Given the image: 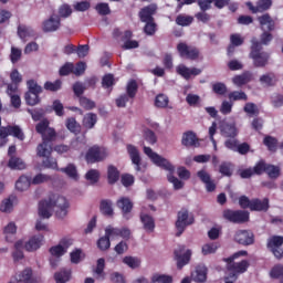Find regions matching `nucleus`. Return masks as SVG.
<instances>
[{
    "label": "nucleus",
    "instance_id": "obj_64",
    "mask_svg": "<svg viewBox=\"0 0 283 283\" xmlns=\"http://www.w3.org/2000/svg\"><path fill=\"white\" fill-rule=\"evenodd\" d=\"M218 251V243H206L202 247L203 255H211V253H216Z\"/></svg>",
    "mask_w": 283,
    "mask_h": 283
},
{
    "label": "nucleus",
    "instance_id": "obj_62",
    "mask_svg": "<svg viewBox=\"0 0 283 283\" xmlns=\"http://www.w3.org/2000/svg\"><path fill=\"white\" fill-rule=\"evenodd\" d=\"M72 264H80L81 260H83V250L75 249L70 253Z\"/></svg>",
    "mask_w": 283,
    "mask_h": 283
},
{
    "label": "nucleus",
    "instance_id": "obj_34",
    "mask_svg": "<svg viewBox=\"0 0 283 283\" xmlns=\"http://www.w3.org/2000/svg\"><path fill=\"white\" fill-rule=\"evenodd\" d=\"M221 133L226 138H235L238 136V128L233 124H226L222 126Z\"/></svg>",
    "mask_w": 283,
    "mask_h": 283
},
{
    "label": "nucleus",
    "instance_id": "obj_33",
    "mask_svg": "<svg viewBox=\"0 0 283 283\" xmlns=\"http://www.w3.org/2000/svg\"><path fill=\"white\" fill-rule=\"evenodd\" d=\"M198 143V137L193 134V132L189 130L184 134L181 144L185 145V147H196V144Z\"/></svg>",
    "mask_w": 283,
    "mask_h": 283
},
{
    "label": "nucleus",
    "instance_id": "obj_59",
    "mask_svg": "<svg viewBox=\"0 0 283 283\" xmlns=\"http://www.w3.org/2000/svg\"><path fill=\"white\" fill-rule=\"evenodd\" d=\"M123 263L129 266V269H138L140 266V259L134 256H125Z\"/></svg>",
    "mask_w": 283,
    "mask_h": 283
},
{
    "label": "nucleus",
    "instance_id": "obj_41",
    "mask_svg": "<svg viewBox=\"0 0 283 283\" xmlns=\"http://www.w3.org/2000/svg\"><path fill=\"white\" fill-rule=\"evenodd\" d=\"M15 189L18 191H27V189H30V179L27 176H20L15 181Z\"/></svg>",
    "mask_w": 283,
    "mask_h": 283
},
{
    "label": "nucleus",
    "instance_id": "obj_24",
    "mask_svg": "<svg viewBox=\"0 0 283 283\" xmlns=\"http://www.w3.org/2000/svg\"><path fill=\"white\" fill-rule=\"evenodd\" d=\"M126 149L128 151V156L130 157V160L133 165H136V171H140V153L138 151V148L136 146L128 144L126 146Z\"/></svg>",
    "mask_w": 283,
    "mask_h": 283
},
{
    "label": "nucleus",
    "instance_id": "obj_7",
    "mask_svg": "<svg viewBox=\"0 0 283 283\" xmlns=\"http://www.w3.org/2000/svg\"><path fill=\"white\" fill-rule=\"evenodd\" d=\"M193 222H196L193 214L189 213V210H187V208H182L177 213V220L175 222V227L177 229L176 237L180 238V235L185 233V229H187V227H191Z\"/></svg>",
    "mask_w": 283,
    "mask_h": 283
},
{
    "label": "nucleus",
    "instance_id": "obj_56",
    "mask_svg": "<svg viewBox=\"0 0 283 283\" xmlns=\"http://www.w3.org/2000/svg\"><path fill=\"white\" fill-rule=\"evenodd\" d=\"M94 273L97 275V277L105 280V259L101 258L97 260V265Z\"/></svg>",
    "mask_w": 283,
    "mask_h": 283
},
{
    "label": "nucleus",
    "instance_id": "obj_60",
    "mask_svg": "<svg viewBox=\"0 0 283 283\" xmlns=\"http://www.w3.org/2000/svg\"><path fill=\"white\" fill-rule=\"evenodd\" d=\"M80 105L84 109L90 111V109H94L96 107V102L83 96V97H80Z\"/></svg>",
    "mask_w": 283,
    "mask_h": 283
},
{
    "label": "nucleus",
    "instance_id": "obj_16",
    "mask_svg": "<svg viewBox=\"0 0 283 283\" xmlns=\"http://www.w3.org/2000/svg\"><path fill=\"white\" fill-rule=\"evenodd\" d=\"M272 7L273 0H258L256 6H253V2H247V8L252 12V14L268 12Z\"/></svg>",
    "mask_w": 283,
    "mask_h": 283
},
{
    "label": "nucleus",
    "instance_id": "obj_45",
    "mask_svg": "<svg viewBox=\"0 0 283 283\" xmlns=\"http://www.w3.org/2000/svg\"><path fill=\"white\" fill-rule=\"evenodd\" d=\"M155 106L165 109V107L169 106V97L165 94H158L155 98Z\"/></svg>",
    "mask_w": 283,
    "mask_h": 283
},
{
    "label": "nucleus",
    "instance_id": "obj_4",
    "mask_svg": "<svg viewBox=\"0 0 283 283\" xmlns=\"http://www.w3.org/2000/svg\"><path fill=\"white\" fill-rule=\"evenodd\" d=\"M249 59L252 60L254 67H266L271 61V53L264 51L258 38H252Z\"/></svg>",
    "mask_w": 283,
    "mask_h": 283
},
{
    "label": "nucleus",
    "instance_id": "obj_8",
    "mask_svg": "<svg viewBox=\"0 0 283 283\" xmlns=\"http://www.w3.org/2000/svg\"><path fill=\"white\" fill-rule=\"evenodd\" d=\"M144 154L150 158L156 167H160V169H164L165 171H174V164H170L167 158L154 153L151 147L145 146Z\"/></svg>",
    "mask_w": 283,
    "mask_h": 283
},
{
    "label": "nucleus",
    "instance_id": "obj_13",
    "mask_svg": "<svg viewBox=\"0 0 283 283\" xmlns=\"http://www.w3.org/2000/svg\"><path fill=\"white\" fill-rule=\"evenodd\" d=\"M234 242L242 247H251L255 244V234L251 230H237L234 233Z\"/></svg>",
    "mask_w": 283,
    "mask_h": 283
},
{
    "label": "nucleus",
    "instance_id": "obj_52",
    "mask_svg": "<svg viewBox=\"0 0 283 283\" xmlns=\"http://www.w3.org/2000/svg\"><path fill=\"white\" fill-rule=\"evenodd\" d=\"M112 247V242L109 241V237L105 233L104 237L97 240V248L99 251H107Z\"/></svg>",
    "mask_w": 283,
    "mask_h": 283
},
{
    "label": "nucleus",
    "instance_id": "obj_29",
    "mask_svg": "<svg viewBox=\"0 0 283 283\" xmlns=\"http://www.w3.org/2000/svg\"><path fill=\"white\" fill-rule=\"evenodd\" d=\"M96 123H98V116L95 113H87L82 120V125L85 129H94Z\"/></svg>",
    "mask_w": 283,
    "mask_h": 283
},
{
    "label": "nucleus",
    "instance_id": "obj_3",
    "mask_svg": "<svg viewBox=\"0 0 283 283\" xmlns=\"http://www.w3.org/2000/svg\"><path fill=\"white\" fill-rule=\"evenodd\" d=\"M247 255H249V252H247V250H241L235 252L233 255L223 259V262L227 263L226 269L228 271V275L224 280H233V282H237L238 277H240L242 273H247V271H249V266H251V264L247 260L235 262L238 258H244Z\"/></svg>",
    "mask_w": 283,
    "mask_h": 283
},
{
    "label": "nucleus",
    "instance_id": "obj_18",
    "mask_svg": "<svg viewBox=\"0 0 283 283\" xmlns=\"http://www.w3.org/2000/svg\"><path fill=\"white\" fill-rule=\"evenodd\" d=\"M157 11L158 7L156 4H148L139 10V20L142 21V23L155 21L154 14H156Z\"/></svg>",
    "mask_w": 283,
    "mask_h": 283
},
{
    "label": "nucleus",
    "instance_id": "obj_63",
    "mask_svg": "<svg viewBox=\"0 0 283 283\" xmlns=\"http://www.w3.org/2000/svg\"><path fill=\"white\" fill-rule=\"evenodd\" d=\"M71 15H72V7H70V4H62L59 8L57 17H61L62 19H67V17H71Z\"/></svg>",
    "mask_w": 283,
    "mask_h": 283
},
{
    "label": "nucleus",
    "instance_id": "obj_40",
    "mask_svg": "<svg viewBox=\"0 0 283 283\" xmlns=\"http://www.w3.org/2000/svg\"><path fill=\"white\" fill-rule=\"evenodd\" d=\"M60 171H62V174H66V176L73 180H78V172L76 170V166L73 164H69L65 168H61Z\"/></svg>",
    "mask_w": 283,
    "mask_h": 283
},
{
    "label": "nucleus",
    "instance_id": "obj_9",
    "mask_svg": "<svg viewBox=\"0 0 283 283\" xmlns=\"http://www.w3.org/2000/svg\"><path fill=\"white\" fill-rule=\"evenodd\" d=\"M223 218L228 222H232V224H244L249 222L250 214L249 211L244 210L226 209L223 210Z\"/></svg>",
    "mask_w": 283,
    "mask_h": 283
},
{
    "label": "nucleus",
    "instance_id": "obj_36",
    "mask_svg": "<svg viewBox=\"0 0 283 283\" xmlns=\"http://www.w3.org/2000/svg\"><path fill=\"white\" fill-rule=\"evenodd\" d=\"M70 277H72V272L70 270H61L54 274V280L56 283L70 282Z\"/></svg>",
    "mask_w": 283,
    "mask_h": 283
},
{
    "label": "nucleus",
    "instance_id": "obj_20",
    "mask_svg": "<svg viewBox=\"0 0 283 283\" xmlns=\"http://www.w3.org/2000/svg\"><path fill=\"white\" fill-rule=\"evenodd\" d=\"M61 28V17L52 14L42 23L43 32H56Z\"/></svg>",
    "mask_w": 283,
    "mask_h": 283
},
{
    "label": "nucleus",
    "instance_id": "obj_28",
    "mask_svg": "<svg viewBox=\"0 0 283 283\" xmlns=\"http://www.w3.org/2000/svg\"><path fill=\"white\" fill-rule=\"evenodd\" d=\"M259 81L261 85H265V87H275V85H277V76L273 72L261 75Z\"/></svg>",
    "mask_w": 283,
    "mask_h": 283
},
{
    "label": "nucleus",
    "instance_id": "obj_27",
    "mask_svg": "<svg viewBox=\"0 0 283 283\" xmlns=\"http://www.w3.org/2000/svg\"><path fill=\"white\" fill-rule=\"evenodd\" d=\"M251 81H253V74L249 71H244L242 74L235 75L232 78V83L238 87H242V85H247L248 83H251Z\"/></svg>",
    "mask_w": 283,
    "mask_h": 283
},
{
    "label": "nucleus",
    "instance_id": "obj_14",
    "mask_svg": "<svg viewBox=\"0 0 283 283\" xmlns=\"http://www.w3.org/2000/svg\"><path fill=\"white\" fill-rule=\"evenodd\" d=\"M283 237L282 235H273L268 240V249L273 253L276 260H282L283 258Z\"/></svg>",
    "mask_w": 283,
    "mask_h": 283
},
{
    "label": "nucleus",
    "instance_id": "obj_49",
    "mask_svg": "<svg viewBox=\"0 0 283 283\" xmlns=\"http://www.w3.org/2000/svg\"><path fill=\"white\" fill-rule=\"evenodd\" d=\"M63 82L61 80L44 83V90H46V92H59V90H61Z\"/></svg>",
    "mask_w": 283,
    "mask_h": 283
},
{
    "label": "nucleus",
    "instance_id": "obj_23",
    "mask_svg": "<svg viewBox=\"0 0 283 283\" xmlns=\"http://www.w3.org/2000/svg\"><path fill=\"white\" fill-rule=\"evenodd\" d=\"M44 237L43 234L33 235L29 241L24 244L25 251L32 252L41 249V244H43Z\"/></svg>",
    "mask_w": 283,
    "mask_h": 283
},
{
    "label": "nucleus",
    "instance_id": "obj_26",
    "mask_svg": "<svg viewBox=\"0 0 283 283\" xmlns=\"http://www.w3.org/2000/svg\"><path fill=\"white\" fill-rule=\"evenodd\" d=\"M269 198L262 199H251V206H250V211H269Z\"/></svg>",
    "mask_w": 283,
    "mask_h": 283
},
{
    "label": "nucleus",
    "instance_id": "obj_58",
    "mask_svg": "<svg viewBox=\"0 0 283 283\" xmlns=\"http://www.w3.org/2000/svg\"><path fill=\"white\" fill-rule=\"evenodd\" d=\"M229 101H249L247 93L240 91H233L228 95Z\"/></svg>",
    "mask_w": 283,
    "mask_h": 283
},
{
    "label": "nucleus",
    "instance_id": "obj_12",
    "mask_svg": "<svg viewBox=\"0 0 283 283\" xmlns=\"http://www.w3.org/2000/svg\"><path fill=\"white\" fill-rule=\"evenodd\" d=\"M175 260L177 262V269L180 271L182 268L187 266L191 262V250L185 251V245H179L174 251Z\"/></svg>",
    "mask_w": 283,
    "mask_h": 283
},
{
    "label": "nucleus",
    "instance_id": "obj_31",
    "mask_svg": "<svg viewBox=\"0 0 283 283\" xmlns=\"http://www.w3.org/2000/svg\"><path fill=\"white\" fill-rule=\"evenodd\" d=\"M99 211L101 213H103V216H107L108 218H112V216H114V208H112V200L103 199L99 203Z\"/></svg>",
    "mask_w": 283,
    "mask_h": 283
},
{
    "label": "nucleus",
    "instance_id": "obj_44",
    "mask_svg": "<svg viewBox=\"0 0 283 283\" xmlns=\"http://www.w3.org/2000/svg\"><path fill=\"white\" fill-rule=\"evenodd\" d=\"M24 101H25L27 105L34 107V105H39V103H41V97L39 95H36L35 93H25Z\"/></svg>",
    "mask_w": 283,
    "mask_h": 283
},
{
    "label": "nucleus",
    "instance_id": "obj_61",
    "mask_svg": "<svg viewBox=\"0 0 283 283\" xmlns=\"http://www.w3.org/2000/svg\"><path fill=\"white\" fill-rule=\"evenodd\" d=\"M52 109L57 116H65V108L63 103H61V99L53 101Z\"/></svg>",
    "mask_w": 283,
    "mask_h": 283
},
{
    "label": "nucleus",
    "instance_id": "obj_32",
    "mask_svg": "<svg viewBox=\"0 0 283 283\" xmlns=\"http://www.w3.org/2000/svg\"><path fill=\"white\" fill-rule=\"evenodd\" d=\"M167 171H169V174L167 175V180H168V182L174 185V189L176 191L182 189V187H185V182H182V180H180L176 176H174V171H176V166H174L172 170H167Z\"/></svg>",
    "mask_w": 283,
    "mask_h": 283
},
{
    "label": "nucleus",
    "instance_id": "obj_38",
    "mask_svg": "<svg viewBox=\"0 0 283 283\" xmlns=\"http://www.w3.org/2000/svg\"><path fill=\"white\" fill-rule=\"evenodd\" d=\"M8 167H10V169L21 170V169H25V163L23 161V159L17 156H11L8 163Z\"/></svg>",
    "mask_w": 283,
    "mask_h": 283
},
{
    "label": "nucleus",
    "instance_id": "obj_11",
    "mask_svg": "<svg viewBox=\"0 0 283 283\" xmlns=\"http://www.w3.org/2000/svg\"><path fill=\"white\" fill-rule=\"evenodd\" d=\"M107 158V149L101 146H92L88 148L85 160L88 165H94V163H103Z\"/></svg>",
    "mask_w": 283,
    "mask_h": 283
},
{
    "label": "nucleus",
    "instance_id": "obj_35",
    "mask_svg": "<svg viewBox=\"0 0 283 283\" xmlns=\"http://www.w3.org/2000/svg\"><path fill=\"white\" fill-rule=\"evenodd\" d=\"M136 94H138V82L130 80L126 86V96L128 98H136Z\"/></svg>",
    "mask_w": 283,
    "mask_h": 283
},
{
    "label": "nucleus",
    "instance_id": "obj_50",
    "mask_svg": "<svg viewBox=\"0 0 283 283\" xmlns=\"http://www.w3.org/2000/svg\"><path fill=\"white\" fill-rule=\"evenodd\" d=\"M171 282H174V277H171V275L156 273L151 277V283H171Z\"/></svg>",
    "mask_w": 283,
    "mask_h": 283
},
{
    "label": "nucleus",
    "instance_id": "obj_51",
    "mask_svg": "<svg viewBox=\"0 0 283 283\" xmlns=\"http://www.w3.org/2000/svg\"><path fill=\"white\" fill-rule=\"evenodd\" d=\"M144 23H146L144 27V33L147 36H154V34H156V30L158 28V25L156 24V21L153 20V21H148V22H144Z\"/></svg>",
    "mask_w": 283,
    "mask_h": 283
},
{
    "label": "nucleus",
    "instance_id": "obj_55",
    "mask_svg": "<svg viewBox=\"0 0 283 283\" xmlns=\"http://www.w3.org/2000/svg\"><path fill=\"white\" fill-rule=\"evenodd\" d=\"M59 74L60 76H70V74H74V63L66 62L61 66Z\"/></svg>",
    "mask_w": 283,
    "mask_h": 283
},
{
    "label": "nucleus",
    "instance_id": "obj_10",
    "mask_svg": "<svg viewBox=\"0 0 283 283\" xmlns=\"http://www.w3.org/2000/svg\"><path fill=\"white\" fill-rule=\"evenodd\" d=\"M177 52L181 59H187L188 61H198L200 57V50L185 42L177 44Z\"/></svg>",
    "mask_w": 283,
    "mask_h": 283
},
{
    "label": "nucleus",
    "instance_id": "obj_39",
    "mask_svg": "<svg viewBox=\"0 0 283 283\" xmlns=\"http://www.w3.org/2000/svg\"><path fill=\"white\" fill-rule=\"evenodd\" d=\"M65 127H66V129H69V132H71L72 134H76V132H80V130H81V125L78 124V122H76V118H75V117H69V118H66Z\"/></svg>",
    "mask_w": 283,
    "mask_h": 283
},
{
    "label": "nucleus",
    "instance_id": "obj_47",
    "mask_svg": "<svg viewBox=\"0 0 283 283\" xmlns=\"http://www.w3.org/2000/svg\"><path fill=\"white\" fill-rule=\"evenodd\" d=\"M27 85L29 87V92H27V93H29V94H36V95H39V94L43 93V87H41V85H39L36 83V81H34V80H29L27 82Z\"/></svg>",
    "mask_w": 283,
    "mask_h": 283
},
{
    "label": "nucleus",
    "instance_id": "obj_5",
    "mask_svg": "<svg viewBox=\"0 0 283 283\" xmlns=\"http://www.w3.org/2000/svg\"><path fill=\"white\" fill-rule=\"evenodd\" d=\"M258 21L261 25V28H264V25H268V31H263L260 36L259 43L262 45H269L271 41H273V30H275V20L271 17L269 13H264L260 17H258Z\"/></svg>",
    "mask_w": 283,
    "mask_h": 283
},
{
    "label": "nucleus",
    "instance_id": "obj_25",
    "mask_svg": "<svg viewBox=\"0 0 283 283\" xmlns=\"http://www.w3.org/2000/svg\"><path fill=\"white\" fill-rule=\"evenodd\" d=\"M209 273V269L206 265H197L195 272L192 273V280L197 283L207 282V275Z\"/></svg>",
    "mask_w": 283,
    "mask_h": 283
},
{
    "label": "nucleus",
    "instance_id": "obj_21",
    "mask_svg": "<svg viewBox=\"0 0 283 283\" xmlns=\"http://www.w3.org/2000/svg\"><path fill=\"white\" fill-rule=\"evenodd\" d=\"M139 220L146 233H154V231H156V220L154 219V217L142 212L139 216Z\"/></svg>",
    "mask_w": 283,
    "mask_h": 283
},
{
    "label": "nucleus",
    "instance_id": "obj_17",
    "mask_svg": "<svg viewBox=\"0 0 283 283\" xmlns=\"http://www.w3.org/2000/svg\"><path fill=\"white\" fill-rule=\"evenodd\" d=\"M116 207L120 209L123 218H125V220H129V214L134 209V202L132 201V199H129L128 197H120L116 201Z\"/></svg>",
    "mask_w": 283,
    "mask_h": 283
},
{
    "label": "nucleus",
    "instance_id": "obj_22",
    "mask_svg": "<svg viewBox=\"0 0 283 283\" xmlns=\"http://www.w3.org/2000/svg\"><path fill=\"white\" fill-rule=\"evenodd\" d=\"M132 36H134V33L130 30H127L122 35V41L124 44L122 45L123 50H136V48H139V43L136 40H132Z\"/></svg>",
    "mask_w": 283,
    "mask_h": 283
},
{
    "label": "nucleus",
    "instance_id": "obj_46",
    "mask_svg": "<svg viewBox=\"0 0 283 283\" xmlns=\"http://www.w3.org/2000/svg\"><path fill=\"white\" fill-rule=\"evenodd\" d=\"M85 178L91 185H96L101 180V172L97 169H91L86 172Z\"/></svg>",
    "mask_w": 283,
    "mask_h": 283
},
{
    "label": "nucleus",
    "instance_id": "obj_42",
    "mask_svg": "<svg viewBox=\"0 0 283 283\" xmlns=\"http://www.w3.org/2000/svg\"><path fill=\"white\" fill-rule=\"evenodd\" d=\"M116 85V80L114 78V74L107 73L102 77V87L104 90H109V87H114Z\"/></svg>",
    "mask_w": 283,
    "mask_h": 283
},
{
    "label": "nucleus",
    "instance_id": "obj_15",
    "mask_svg": "<svg viewBox=\"0 0 283 283\" xmlns=\"http://www.w3.org/2000/svg\"><path fill=\"white\" fill-rule=\"evenodd\" d=\"M9 136H13L18 140H25V135L21 127L11 125L0 127V137L8 140Z\"/></svg>",
    "mask_w": 283,
    "mask_h": 283
},
{
    "label": "nucleus",
    "instance_id": "obj_6",
    "mask_svg": "<svg viewBox=\"0 0 283 283\" xmlns=\"http://www.w3.org/2000/svg\"><path fill=\"white\" fill-rule=\"evenodd\" d=\"M254 171L255 176H262L263 174H266L271 180H277V177L282 175V169L280 166L268 164L264 159L259 160L254 165Z\"/></svg>",
    "mask_w": 283,
    "mask_h": 283
},
{
    "label": "nucleus",
    "instance_id": "obj_2",
    "mask_svg": "<svg viewBox=\"0 0 283 283\" xmlns=\"http://www.w3.org/2000/svg\"><path fill=\"white\" fill-rule=\"evenodd\" d=\"M41 136L42 143L36 147V155L39 158H44L42 161L43 167L46 169L59 170V164L56 163V159L52 157V142L56 138V130L49 127L48 130Z\"/></svg>",
    "mask_w": 283,
    "mask_h": 283
},
{
    "label": "nucleus",
    "instance_id": "obj_54",
    "mask_svg": "<svg viewBox=\"0 0 283 283\" xmlns=\"http://www.w3.org/2000/svg\"><path fill=\"white\" fill-rule=\"evenodd\" d=\"M50 128V120L48 118L42 119L35 125V132L43 136Z\"/></svg>",
    "mask_w": 283,
    "mask_h": 283
},
{
    "label": "nucleus",
    "instance_id": "obj_43",
    "mask_svg": "<svg viewBox=\"0 0 283 283\" xmlns=\"http://www.w3.org/2000/svg\"><path fill=\"white\" fill-rule=\"evenodd\" d=\"M263 145L268 147L269 151H277V139L273 136H265L263 139Z\"/></svg>",
    "mask_w": 283,
    "mask_h": 283
},
{
    "label": "nucleus",
    "instance_id": "obj_48",
    "mask_svg": "<svg viewBox=\"0 0 283 283\" xmlns=\"http://www.w3.org/2000/svg\"><path fill=\"white\" fill-rule=\"evenodd\" d=\"M176 23L177 25H181V28H186L187 25H191L193 23V17L179 14L176 18Z\"/></svg>",
    "mask_w": 283,
    "mask_h": 283
},
{
    "label": "nucleus",
    "instance_id": "obj_37",
    "mask_svg": "<svg viewBox=\"0 0 283 283\" xmlns=\"http://www.w3.org/2000/svg\"><path fill=\"white\" fill-rule=\"evenodd\" d=\"M219 174L227 178H231L233 176V164L223 161L219 166Z\"/></svg>",
    "mask_w": 283,
    "mask_h": 283
},
{
    "label": "nucleus",
    "instance_id": "obj_19",
    "mask_svg": "<svg viewBox=\"0 0 283 283\" xmlns=\"http://www.w3.org/2000/svg\"><path fill=\"white\" fill-rule=\"evenodd\" d=\"M176 72L177 74H179V76H182V78H185L186 81H189L191 76H200V74H202V70L198 67L189 69L185 64H179L176 67Z\"/></svg>",
    "mask_w": 283,
    "mask_h": 283
},
{
    "label": "nucleus",
    "instance_id": "obj_30",
    "mask_svg": "<svg viewBox=\"0 0 283 283\" xmlns=\"http://www.w3.org/2000/svg\"><path fill=\"white\" fill-rule=\"evenodd\" d=\"M120 178V171H118V168L116 166H108L107 168V180L108 185H116L118 182V179Z\"/></svg>",
    "mask_w": 283,
    "mask_h": 283
},
{
    "label": "nucleus",
    "instance_id": "obj_1",
    "mask_svg": "<svg viewBox=\"0 0 283 283\" xmlns=\"http://www.w3.org/2000/svg\"><path fill=\"white\" fill-rule=\"evenodd\" d=\"M57 207L55 216L57 218H65L67 216V209H70V202L63 196L51 193L49 200H42L39 202V216L43 219L52 218V210Z\"/></svg>",
    "mask_w": 283,
    "mask_h": 283
},
{
    "label": "nucleus",
    "instance_id": "obj_57",
    "mask_svg": "<svg viewBox=\"0 0 283 283\" xmlns=\"http://www.w3.org/2000/svg\"><path fill=\"white\" fill-rule=\"evenodd\" d=\"M95 10L102 17H107V14H112V10L109 9V4L107 2H99L96 4Z\"/></svg>",
    "mask_w": 283,
    "mask_h": 283
},
{
    "label": "nucleus",
    "instance_id": "obj_53",
    "mask_svg": "<svg viewBox=\"0 0 283 283\" xmlns=\"http://www.w3.org/2000/svg\"><path fill=\"white\" fill-rule=\"evenodd\" d=\"M28 114H30L32 120H34L36 123L45 116V109H43V108L30 109L29 108Z\"/></svg>",
    "mask_w": 283,
    "mask_h": 283
}]
</instances>
